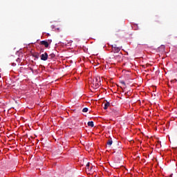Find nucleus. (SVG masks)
Returning a JSON list of instances; mask_svg holds the SVG:
<instances>
[{
	"mask_svg": "<svg viewBox=\"0 0 177 177\" xmlns=\"http://www.w3.org/2000/svg\"><path fill=\"white\" fill-rule=\"evenodd\" d=\"M41 60H43L44 62L48 60V53H44V54L41 55Z\"/></svg>",
	"mask_w": 177,
	"mask_h": 177,
	"instance_id": "nucleus-1",
	"label": "nucleus"
},
{
	"mask_svg": "<svg viewBox=\"0 0 177 177\" xmlns=\"http://www.w3.org/2000/svg\"><path fill=\"white\" fill-rule=\"evenodd\" d=\"M41 45H44L45 48H48L49 47V42L46 40L41 41H40Z\"/></svg>",
	"mask_w": 177,
	"mask_h": 177,
	"instance_id": "nucleus-2",
	"label": "nucleus"
},
{
	"mask_svg": "<svg viewBox=\"0 0 177 177\" xmlns=\"http://www.w3.org/2000/svg\"><path fill=\"white\" fill-rule=\"evenodd\" d=\"M106 145L108 147H111V145H113V140L111 138L108 139L106 141Z\"/></svg>",
	"mask_w": 177,
	"mask_h": 177,
	"instance_id": "nucleus-3",
	"label": "nucleus"
},
{
	"mask_svg": "<svg viewBox=\"0 0 177 177\" xmlns=\"http://www.w3.org/2000/svg\"><path fill=\"white\" fill-rule=\"evenodd\" d=\"M120 50H121V48L119 47H115L113 49H112V52H113V53H118Z\"/></svg>",
	"mask_w": 177,
	"mask_h": 177,
	"instance_id": "nucleus-4",
	"label": "nucleus"
},
{
	"mask_svg": "<svg viewBox=\"0 0 177 177\" xmlns=\"http://www.w3.org/2000/svg\"><path fill=\"white\" fill-rule=\"evenodd\" d=\"M109 106H110V102H106L104 104V110H107V109H109Z\"/></svg>",
	"mask_w": 177,
	"mask_h": 177,
	"instance_id": "nucleus-5",
	"label": "nucleus"
},
{
	"mask_svg": "<svg viewBox=\"0 0 177 177\" xmlns=\"http://www.w3.org/2000/svg\"><path fill=\"white\" fill-rule=\"evenodd\" d=\"M92 168H93V167H89V162L86 164V169L88 171H92Z\"/></svg>",
	"mask_w": 177,
	"mask_h": 177,
	"instance_id": "nucleus-6",
	"label": "nucleus"
},
{
	"mask_svg": "<svg viewBox=\"0 0 177 177\" xmlns=\"http://www.w3.org/2000/svg\"><path fill=\"white\" fill-rule=\"evenodd\" d=\"M87 124H88V127H91V128H93V127H95V124H93V121L88 122L87 123Z\"/></svg>",
	"mask_w": 177,
	"mask_h": 177,
	"instance_id": "nucleus-7",
	"label": "nucleus"
},
{
	"mask_svg": "<svg viewBox=\"0 0 177 177\" xmlns=\"http://www.w3.org/2000/svg\"><path fill=\"white\" fill-rule=\"evenodd\" d=\"M32 56H33V57L38 59V57H39V54L38 53H35L32 55Z\"/></svg>",
	"mask_w": 177,
	"mask_h": 177,
	"instance_id": "nucleus-8",
	"label": "nucleus"
},
{
	"mask_svg": "<svg viewBox=\"0 0 177 177\" xmlns=\"http://www.w3.org/2000/svg\"><path fill=\"white\" fill-rule=\"evenodd\" d=\"M55 54L54 53H51L48 55L49 59H53L55 57Z\"/></svg>",
	"mask_w": 177,
	"mask_h": 177,
	"instance_id": "nucleus-9",
	"label": "nucleus"
},
{
	"mask_svg": "<svg viewBox=\"0 0 177 177\" xmlns=\"http://www.w3.org/2000/svg\"><path fill=\"white\" fill-rule=\"evenodd\" d=\"M82 112H83V113H88V108H84V109H82Z\"/></svg>",
	"mask_w": 177,
	"mask_h": 177,
	"instance_id": "nucleus-10",
	"label": "nucleus"
},
{
	"mask_svg": "<svg viewBox=\"0 0 177 177\" xmlns=\"http://www.w3.org/2000/svg\"><path fill=\"white\" fill-rule=\"evenodd\" d=\"M100 85H101L100 83H97V84H95L96 88H99V86H100Z\"/></svg>",
	"mask_w": 177,
	"mask_h": 177,
	"instance_id": "nucleus-11",
	"label": "nucleus"
},
{
	"mask_svg": "<svg viewBox=\"0 0 177 177\" xmlns=\"http://www.w3.org/2000/svg\"><path fill=\"white\" fill-rule=\"evenodd\" d=\"M112 49H113L114 48H117V44H114L111 46Z\"/></svg>",
	"mask_w": 177,
	"mask_h": 177,
	"instance_id": "nucleus-12",
	"label": "nucleus"
},
{
	"mask_svg": "<svg viewBox=\"0 0 177 177\" xmlns=\"http://www.w3.org/2000/svg\"><path fill=\"white\" fill-rule=\"evenodd\" d=\"M47 42H48V45H49V44L52 43V39H48Z\"/></svg>",
	"mask_w": 177,
	"mask_h": 177,
	"instance_id": "nucleus-13",
	"label": "nucleus"
},
{
	"mask_svg": "<svg viewBox=\"0 0 177 177\" xmlns=\"http://www.w3.org/2000/svg\"><path fill=\"white\" fill-rule=\"evenodd\" d=\"M116 146H120V142L116 141Z\"/></svg>",
	"mask_w": 177,
	"mask_h": 177,
	"instance_id": "nucleus-14",
	"label": "nucleus"
},
{
	"mask_svg": "<svg viewBox=\"0 0 177 177\" xmlns=\"http://www.w3.org/2000/svg\"><path fill=\"white\" fill-rule=\"evenodd\" d=\"M121 84H122V85H124V86H125V82L122 81V82H121Z\"/></svg>",
	"mask_w": 177,
	"mask_h": 177,
	"instance_id": "nucleus-15",
	"label": "nucleus"
},
{
	"mask_svg": "<svg viewBox=\"0 0 177 177\" xmlns=\"http://www.w3.org/2000/svg\"><path fill=\"white\" fill-rule=\"evenodd\" d=\"M142 68H146V66L145 65H142Z\"/></svg>",
	"mask_w": 177,
	"mask_h": 177,
	"instance_id": "nucleus-16",
	"label": "nucleus"
},
{
	"mask_svg": "<svg viewBox=\"0 0 177 177\" xmlns=\"http://www.w3.org/2000/svg\"><path fill=\"white\" fill-rule=\"evenodd\" d=\"M20 61V58H18L17 59V62H19Z\"/></svg>",
	"mask_w": 177,
	"mask_h": 177,
	"instance_id": "nucleus-17",
	"label": "nucleus"
},
{
	"mask_svg": "<svg viewBox=\"0 0 177 177\" xmlns=\"http://www.w3.org/2000/svg\"><path fill=\"white\" fill-rule=\"evenodd\" d=\"M47 35H48V37H50V35L49 33H47Z\"/></svg>",
	"mask_w": 177,
	"mask_h": 177,
	"instance_id": "nucleus-18",
	"label": "nucleus"
},
{
	"mask_svg": "<svg viewBox=\"0 0 177 177\" xmlns=\"http://www.w3.org/2000/svg\"><path fill=\"white\" fill-rule=\"evenodd\" d=\"M57 30H60V28H58Z\"/></svg>",
	"mask_w": 177,
	"mask_h": 177,
	"instance_id": "nucleus-19",
	"label": "nucleus"
},
{
	"mask_svg": "<svg viewBox=\"0 0 177 177\" xmlns=\"http://www.w3.org/2000/svg\"><path fill=\"white\" fill-rule=\"evenodd\" d=\"M96 81H97V79H96Z\"/></svg>",
	"mask_w": 177,
	"mask_h": 177,
	"instance_id": "nucleus-20",
	"label": "nucleus"
}]
</instances>
